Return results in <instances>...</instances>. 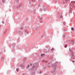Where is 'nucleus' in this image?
Masks as SVG:
<instances>
[{
    "mask_svg": "<svg viewBox=\"0 0 75 75\" xmlns=\"http://www.w3.org/2000/svg\"><path fill=\"white\" fill-rule=\"evenodd\" d=\"M46 62V63H47V61H45V60H43L42 61V62Z\"/></svg>",
    "mask_w": 75,
    "mask_h": 75,
    "instance_id": "obj_1",
    "label": "nucleus"
},
{
    "mask_svg": "<svg viewBox=\"0 0 75 75\" xmlns=\"http://www.w3.org/2000/svg\"><path fill=\"white\" fill-rule=\"evenodd\" d=\"M71 3H72V4H73V3H75V1H71Z\"/></svg>",
    "mask_w": 75,
    "mask_h": 75,
    "instance_id": "obj_2",
    "label": "nucleus"
},
{
    "mask_svg": "<svg viewBox=\"0 0 75 75\" xmlns=\"http://www.w3.org/2000/svg\"><path fill=\"white\" fill-rule=\"evenodd\" d=\"M71 55L72 57H73L74 56V53H71Z\"/></svg>",
    "mask_w": 75,
    "mask_h": 75,
    "instance_id": "obj_3",
    "label": "nucleus"
},
{
    "mask_svg": "<svg viewBox=\"0 0 75 75\" xmlns=\"http://www.w3.org/2000/svg\"><path fill=\"white\" fill-rule=\"evenodd\" d=\"M54 50V48H52L51 50L52 51H53Z\"/></svg>",
    "mask_w": 75,
    "mask_h": 75,
    "instance_id": "obj_4",
    "label": "nucleus"
},
{
    "mask_svg": "<svg viewBox=\"0 0 75 75\" xmlns=\"http://www.w3.org/2000/svg\"><path fill=\"white\" fill-rule=\"evenodd\" d=\"M60 18H62V16H60Z\"/></svg>",
    "mask_w": 75,
    "mask_h": 75,
    "instance_id": "obj_5",
    "label": "nucleus"
},
{
    "mask_svg": "<svg viewBox=\"0 0 75 75\" xmlns=\"http://www.w3.org/2000/svg\"><path fill=\"white\" fill-rule=\"evenodd\" d=\"M67 45H65V48H67Z\"/></svg>",
    "mask_w": 75,
    "mask_h": 75,
    "instance_id": "obj_6",
    "label": "nucleus"
},
{
    "mask_svg": "<svg viewBox=\"0 0 75 75\" xmlns=\"http://www.w3.org/2000/svg\"><path fill=\"white\" fill-rule=\"evenodd\" d=\"M71 30H74V28H71Z\"/></svg>",
    "mask_w": 75,
    "mask_h": 75,
    "instance_id": "obj_7",
    "label": "nucleus"
},
{
    "mask_svg": "<svg viewBox=\"0 0 75 75\" xmlns=\"http://www.w3.org/2000/svg\"><path fill=\"white\" fill-rule=\"evenodd\" d=\"M16 71H17V72H18V70L16 69Z\"/></svg>",
    "mask_w": 75,
    "mask_h": 75,
    "instance_id": "obj_8",
    "label": "nucleus"
},
{
    "mask_svg": "<svg viewBox=\"0 0 75 75\" xmlns=\"http://www.w3.org/2000/svg\"><path fill=\"white\" fill-rule=\"evenodd\" d=\"M2 23L3 24H4V22H3Z\"/></svg>",
    "mask_w": 75,
    "mask_h": 75,
    "instance_id": "obj_9",
    "label": "nucleus"
},
{
    "mask_svg": "<svg viewBox=\"0 0 75 75\" xmlns=\"http://www.w3.org/2000/svg\"><path fill=\"white\" fill-rule=\"evenodd\" d=\"M73 62H74V61H73Z\"/></svg>",
    "mask_w": 75,
    "mask_h": 75,
    "instance_id": "obj_10",
    "label": "nucleus"
},
{
    "mask_svg": "<svg viewBox=\"0 0 75 75\" xmlns=\"http://www.w3.org/2000/svg\"><path fill=\"white\" fill-rule=\"evenodd\" d=\"M30 67V65H28V67Z\"/></svg>",
    "mask_w": 75,
    "mask_h": 75,
    "instance_id": "obj_11",
    "label": "nucleus"
},
{
    "mask_svg": "<svg viewBox=\"0 0 75 75\" xmlns=\"http://www.w3.org/2000/svg\"><path fill=\"white\" fill-rule=\"evenodd\" d=\"M43 55V54H41V56H42Z\"/></svg>",
    "mask_w": 75,
    "mask_h": 75,
    "instance_id": "obj_12",
    "label": "nucleus"
}]
</instances>
